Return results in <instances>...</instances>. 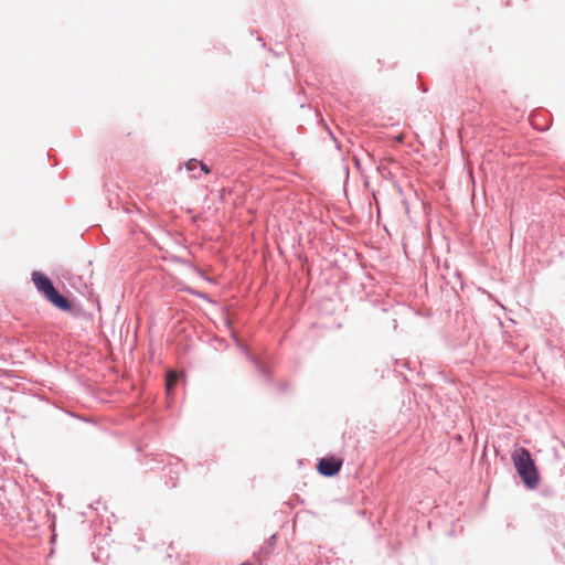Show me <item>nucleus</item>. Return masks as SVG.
Wrapping results in <instances>:
<instances>
[{
    "instance_id": "obj_4",
    "label": "nucleus",
    "mask_w": 565,
    "mask_h": 565,
    "mask_svg": "<svg viewBox=\"0 0 565 565\" xmlns=\"http://www.w3.org/2000/svg\"><path fill=\"white\" fill-rule=\"evenodd\" d=\"M178 377H179V375H178L177 372H174V371H169L168 372L167 379H166V388H167V392L169 394L171 393V391L175 386Z\"/></svg>"
},
{
    "instance_id": "obj_3",
    "label": "nucleus",
    "mask_w": 565,
    "mask_h": 565,
    "mask_svg": "<svg viewBox=\"0 0 565 565\" xmlns=\"http://www.w3.org/2000/svg\"><path fill=\"white\" fill-rule=\"evenodd\" d=\"M342 467V460L335 457H326L319 460L317 469L326 477H332L337 475Z\"/></svg>"
},
{
    "instance_id": "obj_8",
    "label": "nucleus",
    "mask_w": 565,
    "mask_h": 565,
    "mask_svg": "<svg viewBox=\"0 0 565 565\" xmlns=\"http://www.w3.org/2000/svg\"><path fill=\"white\" fill-rule=\"evenodd\" d=\"M274 540H275V536L270 537V540H269V546L270 547L274 545Z\"/></svg>"
},
{
    "instance_id": "obj_10",
    "label": "nucleus",
    "mask_w": 565,
    "mask_h": 565,
    "mask_svg": "<svg viewBox=\"0 0 565 565\" xmlns=\"http://www.w3.org/2000/svg\"><path fill=\"white\" fill-rule=\"evenodd\" d=\"M257 561H258L257 565H262V561L258 557H257Z\"/></svg>"
},
{
    "instance_id": "obj_6",
    "label": "nucleus",
    "mask_w": 565,
    "mask_h": 565,
    "mask_svg": "<svg viewBox=\"0 0 565 565\" xmlns=\"http://www.w3.org/2000/svg\"><path fill=\"white\" fill-rule=\"evenodd\" d=\"M394 139H395L396 142L402 143L405 140V134L401 132Z\"/></svg>"
},
{
    "instance_id": "obj_1",
    "label": "nucleus",
    "mask_w": 565,
    "mask_h": 565,
    "mask_svg": "<svg viewBox=\"0 0 565 565\" xmlns=\"http://www.w3.org/2000/svg\"><path fill=\"white\" fill-rule=\"evenodd\" d=\"M511 457L514 467L523 482L529 488H535L539 481V477L534 461L532 460L529 450L523 447H519L512 452Z\"/></svg>"
},
{
    "instance_id": "obj_7",
    "label": "nucleus",
    "mask_w": 565,
    "mask_h": 565,
    "mask_svg": "<svg viewBox=\"0 0 565 565\" xmlns=\"http://www.w3.org/2000/svg\"><path fill=\"white\" fill-rule=\"evenodd\" d=\"M199 167L201 168V170L204 172V173H210V169L209 167L203 163L202 161H199Z\"/></svg>"
},
{
    "instance_id": "obj_9",
    "label": "nucleus",
    "mask_w": 565,
    "mask_h": 565,
    "mask_svg": "<svg viewBox=\"0 0 565 565\" xmlns=\"http://www.w3.org/2000/svg\"><path fill=\"white\" fill-rule=\"evenodd\" d=\"M241 565H254V564H252L249 562H245V563H242Z\"/></svg>"
},
{
    "instance_id": "obj_2",
    "label": "nucleus",
    "mask_w": 565,
    "mask_h": 565,
    "mask_svg": "<svg viewBox=\"0 0 565 565\" xmlns=\"http://www.w3.org/2000/svg\"><path fill=\"white\" fill-rule=\"evenodd\" d=\"M32 281L36 289L41 291L44 297L53 303L56 308L68 311L72 309L71 302L54 288L52 281L42 273L34 271L32 274Z\"/></svg>"
},
{
    "instance_id": "obj_5",
    "label": "nucleus",
    "mask_w": 565,
    "mask_h": 565,
    "mask_svg": "<svg viewBox=\"0 0 565 565\" xmlns=\"http://www.w3.org/2000/svg\"><path fill=\"white\" fill-rule=\"evenodd\" d=\"M199 166V161L195 159H191L185 163V168L189 171L194 170Z\"/></svg>"
}]
</instances>
